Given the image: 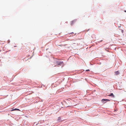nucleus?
I'll use <instances>...</instances> for the list:
<instances>
[{
  "instance_id": "obj_1",
  "label": "nucleus",
  "mask_w": 126,
  "mask_h": 126,
  "mask_svg": "<svg viewBox=\"0 0 126 126\" xmlns=\"http://www.w3.org/2000/svg\"><path fill=\"white\" fill-rule=\"evenodd\" d=\"M77 22V20L76 19H74L71 22V25H72L76 23Z\"/></svg>"
},
{
  "instance_id": "obj_2",
  "label": "nucleus",
  "mask_w": 126,
  "mask_h": 126,
  "mask_svg": "<svg viewBox=\"0 0 126 126\" xmlns=\"http://www.w3.org/2000/svg\"><path fill=\"white\" fill-rule=\"evenodd\" d=\"M56 63L57 66H59V65H61V64L63 62H57Z\"/></svg>"
},
{
  "instance_id": "obj_3",
  "label": "nucleus",
  "mask_w": 126,
  "mask_h": 126,
  "mask_svg": "<svg viewBox=\"0 0 126 126\" xmlns=\"http://www.w3.org/2000/svg\"><path fill=\"white\" fill-rule=\"evenodd\" d=\"M110 101V100L108 99H103L102 100V102H106Z\"/></svg>"
},
{
  "instance_id": "obj_4",
  "label": "nucleus",
  "mask_w": 126,
  "mask_h": 126,
  "mask_svg": "<svg viewBox=\"0 0 126 126\" xmlns=\"http://www.w3.org/2000/svg\"><path fill=\"white\" fill-rule=\"evenodd\" d=\"M64 103V104H63V105H64L65 107H67L70 106H69V105H67V103Z\"/></svg>"
},
{
  "instance_id": "obj_5",
  "label": "nucleus",
  "mask_w": 126,
  "mask_h": 126,
  "mask_svg": "<svg viewBox=\"0 0 126 126\" xmlns=\"http://www.w3.org/2000/svg\"><path fill=\"white\" fill-rule=\"evenodd\" d=\"M108 95L109 96H110L112 97H114L113 94V93H111L110 94H109Z\"/></svg>"
},
{
  "instance_id": "obj_6",
  "label": "nucleus",
  "mask_w": 126,
  "mask_h": 126,
  "mask_svg": "<svg viewBox=\"0 0 126 126\" xmlns=\"http://www.w3.org/2000/svg\"><path fill=\"white\" fill-rule=\"evenodd\" d=\"M18 110V111H20V110H19V109H14L13 110H12L11 111H14V110Z\"/></svg>"
},
{
  "instance_id": "obj_7",
  "label": "nucleus",
  "mask_w": 126,
  "mask_h": 126,
  "mask_svg": "<svg viewBox=\"0 0 126 126\" xmlns=\"http://www.w3.org/2000/svg\"><path fill=\"white\" fill-rule=\"evenodd\" d=\"M61 119V117H59L58 118V119L57 120H58V121L59 122H60V120Z\"/></svg>"
},
{
  "instance_id": "obj_8",
  "label": "nucleus",
  "mask_w": 126,
  "mask_h": 126,
  "mask_svg": "<svg viewBox=\"0 0 126 126\" xmlns=\"http://www.w3.org/2000/svg\"><path fill=\"white\" fill-rule=\"evenodd\" d=\"M120 32H121L122 33H123L124 32L123 30H120Z\"/></svg>"
},
{
  "instance_id": "obj_9",
  "label": "nucleus",
  "mask_w": 126,
  "mask_h": 126,
  "mask_svg": "<svg viewBox=\"0 0 126 126\" xmlns=\"http://www.w3.org/2000/svg\"><path fill=\"white\" fill-rule=\"evenodd\" d=\"M115 73L116 74V75H117L118 74V71H117L116 72H115Z\"/></svg>"
},
{
  "instance_id": "obj_10",
  "label": "nucleus",
  "mask_w": 126,
  "mask_h": 126,
  "mask_svg": "<svg viewBox=\"0 0 126 126\" xmlns=\"http://www.w3.org/2000/svg\"><path fill=\"white\" fill-rule=\"evenodd\" d=\"M86 71H90V70L89 69H87L86 70Z\"/></svg>"
},
{
  "instance_id": "obj_11",
  "label": "nucleus",
  "mask_w": 126,
  "mask_h": 126,
  "mask_svg": "<svg viewBox=\"0 0 126 126\" xmlns=\"http://www.w3.org/2000/svg\"><path fill=\"white\" fill-rule=\"evenodd\" d=\"M124 12H126V10L125 11H124Z\"/></svg>"
},
{
  "instance_id": "obj_12",
  "label": "nucleus",
  "mask_w": 126,
  "mask_h": 126,
  "mask_svg": "<svg viewBox=\"0 0 126 126\" xmlns=\"http://www.w3.org/2000/svg\"><path fill=\"white\" fill-rule=\"evenodd\" d=\"M73 33V32H72V33Z\"/></svg>"
}]
</instances>
